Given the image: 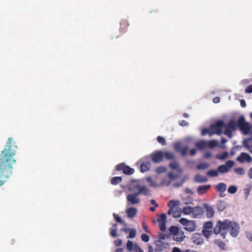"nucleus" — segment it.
Segmentation results:
<instances>
[{
    "mask_svg": "<svg viewBox=\"0 0 252 252\" xmlns=\"http://www.w3.org/2000/svg\"><path fill=\"white\" fill-rule=\"evenodd\" d=\"M191 239L196 245H200L203 242V239L202 234L200 233H194L192 236Z\"/></svg>",
    "mask_w": 252,
    "mask_h": 252,
    "instance_id": "obj_13",
    "label": "nucleus"
},
{
    "mask_svg": "<svg viewBox=\"0 0 252 252\" xmlns=\"http://www.w3.org/2000/svg\"><path fill=\"white\" fill-rule=\"evenodd\" d=\"M237 160L242 163L246 161L248 162H251L252 161V157L246 153H242L237 158Z\"/></svg>",
    "mask_w": 252,
    "mask_h": 252,
    "instance_id": "obj_11",
    "label": "nucleus"
},
{
    "mask_svg": "<svg viewBox=\"0 0 252 252\" xmlns=\"http://www.w3.org/2000/svg\"><path fill=\"white\" fill-rule=\"evenodd\" d=\"M240 104L242 107H245L246 106L245 100L244 99H241L240 100Z\"/></svg>",
    "mask_w": 252,
    "mask_h": 252,
    "instance_id": "obj_62",
    "label": "nucleus"
},
{
    "mask_svg": "<svg viewBox=\"0 0 252 252\" xmlns=\"http://www.w3.org/2000/svg\"><path fill=\"white\" fill-rule=\"evenodd\" d=\"M234 164V162L233 160L227 161L225 164L220 165L218 167L219 172L224 173L227 172L229 169L232 168Z\"/></svg>",
    "mask_w": 252,
    "mask_h": 252,
    "instance_id": "obj_7",
    "label": "nucleus"
},
{
    "mask_svg": "<svg viewBox=\"0 0 252 252\" xmlns=\"http://www.w3.org/2000/svg\"><path fill=\"white\" fill-rule=\"evenodd\" d=\"M169 166L173 170L177 169L179 167V163L176 160L172 161L169 164Z\"/></svg>",
    "mask_w": 252,
    "mask_h": 252,
    "instance_id": "obj_31",
    "label": "nucleus"
},
{
    "mask_svg": "<svg viewBox=\"0 0 252 252\" xmlns=\"http://www.w3.org/2000/svg\"><path fill=\"white\" fill-rule=\"evenodd\" d=\"M178 201L174 200H171L169 201L167 204L169 207V210L167 212L168 215H170L172 214V210L175 209V208L178 205Z\"/></svg>",
    "mask_w": 252,
    "mask_h": 252,
    "instance_id": "obj_19",
    "label": "nucleus"
},
{
    "mask_svg": "<svg viewBox=\"0 0 252 252\" xmlns=\"http://www.w3.org/2000/svg\"><path fill=\"white\" fill-rule=\"evenodd\" d=\"M210 129L207 128H203L201 131V134L202 135H205L207 134V133H209L210 134Z\"/></svg>",
    "mask_w": 252,
    "mask_h": 252,
    "instance_id": "obj_56",
    "label": "nucleus"
},
{
    "mask_svg": "<svg viewBox=\"0 0 252 252\" xmlns=\"http://www.w3.org/2000/svg\"><path fill=\"white\" fill-rule=\"evenodd\" d=\"M116 170L118 171H123L125 174L132 175L134 172L133 168L130 167L127 165H125L124 163H120L116 166Z\"/></svg>",
    "mask_w": 252,
    "mask_h": 252,
    "instance_id": "obj_6",
    "label": "nucleus"
},
{
    "mask_svg": "<svg viewBox=\"0 0 252 252\" xmlns=\"http://www.w3.org/2000/svg\"><path fill=\"white\" fill-rule=\"evenodd\" d=\"M174 148L175 151L179 152L182 149V145L180 142L176 143L174 145Z\"/></svg>",
    "mask_w": 252,
    "mask_h": 252,
    "instance_id": "obj_43",
    "label": "nucleus"
},
{
    "mask_svg": "<svg viewBox=\"0 0 252 252\" xmlns=\"http://www.w3.org/2000/svg\"><path fill=\"white\" fill-rule=\"evenodd\" d=\"M228 156V153L226 152H224L222 154L219 155L217 156V157L220 159H224L226 158Z\"/></svg>",
    "mask_w": 252,
    "mask_h": 252,
    "instance_id": "obj_47",
    "label": "nucleus"
},
{
    "mask_svg": "<svg viewBox=\"0 0 252 252\" xmlns=\"http://www.w3.org/2000/svg\"><path fill=\"white\" fill-rule=\"evenodd\" d=\"M217 145V142L215 140H212L209 143V146L211 148H213Z\"/></svg>",
    "mask_w": 252,
    "mask_h": 252,
    "instance_id": "obj_57",
    "label": "nucleus"
},
{
    "mask_svg": "<svg viewBox=\"0 0 252 252\" xmlns=\"http://www.w3.org/2000/svg\"><path fill=\"white\" fill-rule=\"evenodd\" d=\"M192 208L189 206H187L182 209V212L185 215H189L192 214Z\"/></svg>",
    "mask_w": 252,
    "mask_h": 252,
    "instance_id": "obj_28",
    "label": "nucleus"
},
{
    "mask_svg": "<svg viewBox=\"0 0 252 252\" xmlns=\"http://www.w3.org/2000/svg\"><path fill=\"white\" fill-rule=\"evenodd\" d=\"M129 26L128 22L126 19H123L120 22V31L122 33H125L127 31V27Z\"/></svg>",
    "mask_w": 252,
    "mask_h": 252,
    "instance_id": "obj_16",
    "label": "nucleus"
},
{
    "mask_svg": "<svg viewBox=\"0 0 252 252\" xmlns=\"http://www.w3.org/2000/svg\"><path fill=\"white\" fill-rule=\"evenodd\" d=\"M154 163H159L163 160V152L158 151L155 153H153L150 155Z\"/></svg>",
    "mask_w": 252,
    "mask_h": 252,
    "instance_id": "obj_8",
    "label": "nucleus"
},
{
    "mask_svg": "<svg viewBox=\"0 0 252 252\" xmlns=\"http://www.w3.org/2000/svg\"><path fill=\"white\" fill-rule=\"evenodd\" d=\"M9 137L1 151L2 155L0 158V186H1L12 174V165L16 162L13 158L16 154L17 147Z\"/></svg>",
    "mask_w": 252,
    "mask_h": 252,
    "instance_id": "obj_1",
    "label": "nucleus"
},
{
    "mask_svg": "<svg viewBox=\"0 0 252 252\" xmlns=\"http://www.w3.org/2000/svg\"><path fill=\"white\" fill-rule=\"evenodd\" d=\"M126 212L128 218H132L137 214V209L133 207L127 208Z\"/></svg>",
    "mask_w": 252,
    "mask_h": 252,
    "instance_id": "obj_17",
    "label": "nucleus"
},
{
    "mask_svg": "<svg viewBox=\"0 0 252 252\" xmlns=\"http://www.w3.org/2000/svg\"><path fill=\"white\" fill-rule=\"evenodd\" d=\"M135 188L138 189V191L136 192L138 195L143 194L145 196L150 195V190L146 186H141L139 185H137Z\"/></svg>",
    "mask_w": 252,
    "mask_h": 252,
    "instance_id": "obj_12",
    "label": "nucleus"
},
{
    "mask_svg": "<svg viewBox=\"0 0 252 252\" xmlns=\"http://www.w3.org/2000/svg\"><path fill=\"white\" fill-rule=\"evenodd\" d=\"M248 174L249 178L252 179V167H251L248 172Z\"/></svg>",
    "mask_w": 252,
    "mask_h": 252,
    "instance_id": "obj_64",
    "label": "nucleus"
},
{
    "mask_svg": "<svg viewBox=\"0 0 252 252\" xmlns=\"http://www.w3.org/2000/svg\"><path fill=\"white\" fill-rule=\"evenodd\" d=\"M159 238L162 240H164L167 236L163 233H160L159 234Z\"/></svg>",
    "mask_w": 252,
    "mask_h": 252,
    "instance_id": "obj_61",
    "label": "nucleus"
},
{
    "mask_svg": "<svg viewBox=\"0 0 252 252\" xmlns=\"http://www.w3.org/2000/svg\"><path fill=\"white\" fill-rule=\"evenodd\" d=\"M110 235L113 237H115L117 236V228H110Z\"/></svg>",
    "mask_w": 252,
    "mask_h": 252,
    "instance_id": "obj_46",
    "label": "nucleus"
},
{
    "mask_svg": "<svg viewBox=\"0 0 252 252\" xmlns=\"http://www.w3.org/2000/svg\"><path fill=\"white\" fill-rule=\"evenodd\" d=\"M204 213L203 208L200 206H196L192 208V218L199 219L200 218Z\"/></svg>",
    "mask_w": 252,
    "mask_h": 252,
    "instance_id": "obj_10",
    "label": "nucleus"
},
{
    "mask_svg": "<svg viewBox=\"0 0 252 252\" xmlns=\"http://www.w3.org/2000/svg\"><path fill=\"white\" fill-rule=\"evenodd\" d=\"M165 244L162 241L158 240L156 242L155 250L160 249L161 251H163L164 248H165Z\"/></svg>",
    "mask_w": 252,
    "mask_h": 252,
    "instance_id": "obj_25",
    "label": "nucleus"
},
{
    "mask_svg": "<svg viewBox=\"0 0 252 252\" xmlns=\"http://www.w3.org/2000/svg\"><path fill=\"white\" fill-rule=\"evenodd\" d=\"M166 215L165 213L160 214L159 218L158 219V222H166Z\"/></svg>",
    "mask_w": 252,
    "mask_h": 252,
    "instance_id": "obj_38",
    "label": "nucleus"
},
{
    "mask_svg": "<svg viewBox=\"0 0 252 252\" xmlns=\"http://www.w3.org/2000/svg\"><path fill=\"white\" fill-rule=\"evenodd\" d=\"M122 179L121 177H114L111 179V183L112 185H117L122 182Z\"/></svg>",
    "mask_w": 252,
    "mask_h": 252,
    "instance_id": "obj_34",
    "label": "nucleus"
},
{
    "mask_svg": "<svg viewBox=\"0 0 252 252\" xmlns=\"http://www.w3.org/2000/svg\"><path fill=\"white\" fill-rule=\"evenodd\" d=\"M215 244L218 245L221 250H226L225 243L221 241L220 239H216L215 240Z\"/></svg>",
    "mask_w": 252,
    "mask_h": 252,
    "instance_id": "obj_27",
    "label": "nucleus"
},
{
    "mask_svg": "<svg viewBox=\"0 0 252 252\" xmlns=\"http://www.w3.org/2000/svg\"><path fill=\"white\" fill-rule=\"evenodd\" d=\"M237 125V126L239 127L241 130L245 131V133L248 132L249 130L248 124L245 122V120L243 116L239 117Z\"/></svg>",
    "mask_w": 252,
    "mask_h": 252,
    "instance_id": "obj_9",
    "label": "nucleus"
},
{
    "mask_svg": "<svg viewBox=\"0 0 252 252\" xmlns=\"http://www.w3.org/2000/svg\"><path fill=\"white\" fill-rule=\"evenodd\" d=\"M234 171L235 172L239 175H244L245 173L244 170L242 167H238V168H234Z\"/></svg>",
    "mask_w": 252,
    "mask_h": 252,
    "instance_id": "obj_40",
    "label": "nucleus"
},
{
    "mask_svg": "<svg viewBox=\"0 0 252 252\" xmlns=\"http://www.w3.org/2000/svg\"><path fill=\"white\" fill-rule=\"evenodd\" d=\"M166 171V168L164 166H159L156 168V172L158 174H160L162 173L165 172Z\"/></svg>",
    "mask_w": 252,
    "mask_h": 252,
    "instance_id": "obj_37",
    "label": "nucleus"
},
{
    "mask_svg": "<svg viewBox=\"0 0 252 252\" xmlns=\"http://www.w3.org/2000/svg\"><path fill=\"white\" fill-rule=\"evenodd\" d=\"M225 128V130L224 131V133L227 135L228 137L231 138L232 137V130L230 129H229L227 127H224Z\"/></svg>",
    "mask_w": 252,
    "mask_h": 252,
    "instance_id": "obj_41",
    "label": "nucleus"
},
{
    "mask_svg": "<svg viewBox=\"0 0 252 252\" xmlns=\"http://www.w3.org/2000/svg\"><path fill=\"white\" fill-rule=\"evenodd\" d=\"M206 174L209 177H215L219 175V171L218 169L217 170H210L207 172Z\"/></svg>",
    "mask_w": 252,
    "mask_h": 252,
    "instance_id": "obj_30",
    "label": "nucleus"
},
{
    "mask_svg": "<svg viewBox=\"0 0 252 252\" xmlns=\"http://www.w3.org/2000/svg\"><path fill=\"white\" fill-rule=\"evenodd\" d=\"M237 190V188L235 186H231L228 189V192L231 194L235 193Z\"/></svg>",
    "mask_w": 252,
    "mask_h": 252,
    "instance_id": "obj_39",
    "label": "nucleus"
},
{
    "mask_svg": "<svg viewBox=\"0 0 252 252\" xmlns=\"http://www.w3.org/2000/svg\"><path fill=\"white\" fill-rule=\"evenodd\" d=\"M228 230L230 231V235L236 237L239 232V226L234 221L225 219L223 221L219 220L214 228V232L216 234H220L221 230Z\"/></svg>",
    "mask_w": 252,
    "mask_h": 252,
    "instance_id": "obj_2",
    "label": "nucleus"
},
{
    "mask_svg": "<svg viewBox=\"0 0 252 252\" xmlns=\"http://www.w3.org/2000/svg\"><path fill=\"white\" fill-rule=\"evenodd\" d=\"M185 238L184 232L180 230L175 235L173 236V239L177 242H182Z\"/></svg>",
    "mask_w": 252,
    "mask_h": 252,
    "instance_id": "obj_18",
    "label": "nucleus"
},
{
    "mask_svg": "<svg viewBox=\"0 0 252 252\" xmlns=\"http://www.w3.org/2000/svg\"><path fill=\"white\" fill-rule=\"evenodd\" d=\"M226 125L222 120H219L210 127V136L213 134L220 135L222 133V128L225 127Z\"/></svg>",
    "mask_w": 252,
    "mask_h": 252,
    "instance_id": "obj_3",
    "label": "nucleus"
},
{
    "mask_svg": "<svg viewBox=\"0 0 252 252\" xmlns=\"http://www.w3.org/2000/svg\"><path fill=\"white\" fill-rule=\"evenodd\" d=\"M180 230L179 228L175 226H172L169 228V231L171 234H172L173 236L175 235L177 232H178Z\"/></svg>",
    "mask_w": 252,
    "mask_h": 252,
    "instance_id": "obj_35",
    "label": "nucleus"
},
{
    "mask_svg": "<svg viewBox=\"0 0 252 252\" xmlns=\"http://www.w3.org/2000/svg\"><path fill=\"white\" fill-rule=\"evenodd\" d=\"M203 206L206 210L207 217L209 218L213 217L215 214L213 207L209 205L208 203H204Z\"/></svg>",
    "mask_w": 252,
    "mask_h": 252,
    "instance_id": "obj_14",
    "label": "nucleus"
},
{
    "mask_svg": "<svg viewBox=\"0 0 252 252\" xmlns=\"http://www.w3.org/2000/svg\"><path fill=\"white\" fill-rule=\"evenodd\" d=\"M250 139H245L243 141V144L245 147H246L248 150H250L251 147L249 145V141Z\"/></svg>",
    "mask_w": 252,
    "mask_h": 252,
    "instance_id": "obj_50",
    "label": "nucleus"
},
{
    "mask_svg": "<svg viewBox=\"0 0 252 252\" xmlns=\"http://www.w3.org/2000/svg\"><path fill=\"white\" fill-rule=\"evenodd\" d=\"M179 124L181 126H186L188 125V123L185 120H182L179 122Z\"/></svg>",
    "mask_w": 252,
    "mask_h": 252,
    "instance_id": "obj_59",
    "label": "nucleus"
},
{
    "mask_svg": "<svg viewBox=\"0 0 252 252\" xmlns=\"http://www.w3.org/2000/svg\"><path fill=\"white\" fill-rule=\"evenodd\" d=\"M136 235V230L135 228H131L129 230V235L126 237L127 238H134Z\"/></svg>",
    "mask_w": 252,
    "mask_h": 252,
    "instance_id": "obj_33",
    "label": "nucleus"
},
{
    "mask_svg": "<svg viewBox=\"0 0 252 252\" xmlns=\"http://www.w3.org/2000/svg\"><path fill=\"white\" fill-rule=\"evenodd\" d=\"M151 164L149 162L143 163L140 166V170L143 173L149 170Z\"/></svg>",
    "mask_w": 252,
    "mask_h": 252,
    "instance_id": "obj_24",
    "label": "nucleus"
},
{
    "mask_svg": "<svg viewBox=\"0 0 252 252\" xmlns=\"http://www.w3.org/2000/svg\"><path fill=\"white\" fill-rule=\"evenodd\" d=\"M113 216L115 220L118 222L123 224L125 225H127V224L125 223L124 220H122L120 217L117 216L115 213L113 214Z\"/></svg>",
    "mask_w": 252,
    "mask_h": 252,
    "instance_id": "obj_36",
    "label": "nucleus"
},
{
    "mask_svg": "<svg viewBox=\"0 0 252 252\" xmlns=\"http://www.w3.org/2000/svg\"><path fill=\"white\" fill-rule=\"evenodd\" d=\"M213 227V223L211 221H208L204 223V228L205 229H209Z\"/></svg>",
    "mask_w": 252,
    "mask_h": 252,
    "instance_id": "obj_48",
    "label": "nucleus"
},
{
    "mask_svg": "<svg viewBox=\"0 0 252 252\" xmlns=\"http://www.w3.org/2000/svg\"><path fill=\"white\" fill-rule=\"evenodd\" d=\"M135 251L136 252H144V251L140 247H139L136 244H135Z\"/></svg>",
    "mask_w": 252,
    "mask_h": 252,
    "instance_id": "obj_60",
    "label": "nucleus"
},
{
    "mask_svg": "<svg viewBox=\"0 0 252 252\" xmlns=\"http://www.w3.org/2000/svg\"><path fill=\"white\" fill-rule=\"evenodd\" d=\"M181 210L180 209H178L177 208H176L175 209L172 210L171 214H172V216L174 218H178L181 216Z\"/></svg>",
    "mask_w": 252,
    "mask_h": 252,
    "instance_id": "obj_29",
    "label": "nucleus"
},
{
    "mask_svg": "<svg viewBox=\"0 0 252 252\" xmlns=\"http://www.w3.org/2000/svg\"><path fill=\"white\" fill-rule=\"evenodd\" d=\"M195 145L196 147H197L198 148L202 149L205 146V144L203 141H200L198 143H196L195 144Z\"/></svg>",
    "mask_w": 252,
    "mask_h": 252,
    "instance_id": "obj_53",
    "label": "nucleus"
},
{
    "mask_svg": "<svg viewBox=\"0 0 252 252\" xmlns=\"http://www.w3.org/2000/svg\"><path fill=\"white\" fill-rule=\"evenodd\" d=\"M179 222L185 226L184 229L189 232L194 231L196 227V223L194 220H189L186 218H181Z\"/></svg>",
    "mask_w": 252,
    "mask_h": 252,
    "instance_id": "obj_4",
    "label": "nucleus"
},
{
    "mask_svg": "<svg viewBox=\"0 0 252 252\" xmlns=\"http://www.w3.org/2000/svg\"><path fill=\"white\" fill-rule=\"evenodd\" d=\"M133 243L132 241L128 240L126 244V248L128 251H131L133 249Z\"/></svg>",
    "mask_w": 252,
    "mask_h": 252,
    "instance_id": "obj_45",
    "label": "nucleus"
},
{
    "mask_svg": "<svg viewBox=\"0 0 252 252\" xmlns=\"http://www.w3.org/2000/svg\"><path fill=\"white\" fill-rule=\"evenodd\" d=\"M209 166V164L208 163L205 162V163H201L200 164H198L196 166V169L199 170H204L206 168H207Z\"/></svg>",
    "mask_w": 252,
    "mask_h": 252,
    "instance_id": "obj_32",
    "label": "nucleus"
},
{
    "mask_svg": "<svg viewBox=\"0 0 252 252\" xmlns=\"http://www.w3.org/2000/svg\"><path fill=\"white\" fill-rule=\"evenodd\" d=\"M157 141L162 146H164L166 144L165 139L160 136H158L157 137Z\"/></svg>",
    "mask_w": 252,
    "mask_h": 252,
    "instance_id": "obj_42",
    "label": "nucleus"
},
{
    "mask_svg": "<svg viewBox=\"0 0 252 252\" xmlns=\"http://www.w3.org/2000/svg\"><path fill=\"white\" fill-rule=\"evenodd\" d=\"M163 158H165L168 160H173L175 158V155L173 153L167 151L163 152Z\"/></svg>",
    "mask_w": 252,
    "mask_h": 252,
    "instance_id": "obj_23",
    "label": "nucleus"
},
{
    "mask_svg": "<svg viewBox=\"0 0 252 252\" xmlns=\"http://www.w3.org/2000/svg\"><path fill=\"white\" fill-rule=\"evenodd\" d=\"M159 222V227L160 230L164 232L166 230V222Z\"/></svg>",
    "mask_w": 252,
    "mask_h": 252,
    "instance_id": "obj_44",
    "label": "nucleus"
},
{
    "mask_svg": "<svg viewBox=\"0 0 252 252\" xmlns=\"http://www.w3.org/2000/svg\"><path fill=\"white\" fill-rule=\"evenodd\" d=\"M141 238L145 242H148L150 239L149 236L146 234H142L141 236Z\"/></svg>",
    "mask_w": 252,
    "mask_h": 252,
    "instance_id": "obj_49",
    "label": "nucleus"
},
{
    "mask_svg": "<svg viewBox=\"0 0 252 252\" xmlns=\"http://www.w3.org/2000/svg\"><path fill=\"white\" fill-rule=\"evenodd\" d=\"M194 181L197 183H206L208 181V179L200 174H197L194 176Z\"/></svg>",
    "mask_w": 252,
    "mask_h": 252,
    "instance_id": "obj_20",
    "label": "nucleus"
},
{
    "mask_svg": "<svg viewBox=\"0 0 252 252\" xmlns=\"http://www.w3.org/2000/svg\"><path fill=\"white\" fill-rule=\"evenodd\" d=\"M114 245L116 246V247H119L120 246H121L122 244V240L121 239H118L117 240H115L114 241Z\"/></svg>",
    "mask_w": 252,
    "mask_h": 252,
    "instance_id": "obj_52",
    "label": "nucleus"
},
{
    "mask_svg": "<svg viewBox=\"0 0 252 252\" xmlns=\"http://www.w3.org/2000/svg\"><path fill=\"white\" fill-rule=\"evenodd\" d=\"M215 189L218 192H224L226 189V185L223 183H220L215 186Z\"/></svg>",
    "mask_w": 252,
    "mask_h": 252,
    "instance_id": "obj_21",
    "label": "nucleus"
},
{
    "mask_svg": "<svg viewBox=\"0 0 252 252\" xmlns=\"http://www.w3.org/2000/svg\"><path fill=\"white\" fill-rule=\"evenodd\" d=\"M210 188V185L200 186L197 188L196 191L199 195H203L206 193Z\"/></svg>",
    "mask_w": 252,
    "mask_h": 252,
    "instance_id": "obj_15",
    "label": "nucleus"
},
{
    "mask_svg": "<svg viewBox=\"0 0 252 252\" xmlns=\"http://www.w3.org/2000/svg\"><path fill=\"white\" fill-rule=\"evenodd\" d=\"M245 92L247 93H252V85H249L246 87L245 89Z\"/></svg>",
    "mask_w": 252,
    "mask_h": 252,
    "instance_id": "obj_55",
    "label": "nucleus"
},
{
    "mask_svg": "<svg viewBox=\"0 0 252 252\" xmlns=\"http://www.w3.org/2000/svg\"><path fill=\"white\" fill-rule=\"evenodd\" d=\"M237 125L233 120L229 121L228 124L226 125V127L231 129L232 130H235L237 128Z\"/></svg>",
    "mask_w": 252,
    "mask_h": 252,
    "instance_id": "obj_22",
    "label": "nucleus"
},
{
    "mask_svg": "<svg viewBox=\"0 0 252 252\" xmlns=\"http://www.w3.org/2000/svg\"><path fill=\"white\" fill-rule=\"evenodd\" d=\"M202 233L206 238H208L211 234L210 231L204 229L202 230Z\"/></svg>",
    "mask_w": 252,
    "mask_h": 252,
    "instance_id": "obj_54",
    "label": "nucleus"
},
{
    "mask_svg": "<svg viewBox=\"0 0 252 252\" xmlns=\"http://www.w3.org/2000/svg\"><path fill=\"white\" fill-rule=\"evenodd\" d=\"M226 203L224 201H220L217 204V209L219 212L223 211L226 208Z\"/></svg>",
    "mask_w": 252,
    "mask_h": 252,
    "instance_id": "obj_26",
    "label": "nucleus"
},
{
    "mask_svg": "<svg viewBox=\"0 0 252 252\" xmlns=\"http://www.w3.org/2000/svg\"><path fill=\"white\" fill-rule=\"evenodd\" d=\"M150 202H151V203L154 205V207H158V204L156 203V201L154 199H151L150 200Z\"/></svg>",
    "mask_w": 252,
    "mask_h": 252,
    "instance_id": "obj_63",
    "label": "nucleus"
},
{
    "mask_svg": "<svg viewBox=\"0 0 252 252\" xmlns=\"http://www.w3.org/2000/svg\"><path fill=\"white\" fill-rule=\"evenodd\" d=\"M129 230H130V228H129L128 227H127L126 225H125V227L122 228L120 229L121 231H124L126 233H129Z\"/></svg>",
    "mask_w": 252,
    "mask_h": 252,
    "instance_id": "obj_58",
    "label": "nucleus"
},
{
    "mask_svg": "<svg viewBox=\"0 0 252 252\" xmlns=\"http://www.w3.org/2000/svg\"><path fill=\"white\" fill-rule=\"evenodd\" d=\"M138 196V195L136 192L128 194L126 196L127 205H133L139 204L140 202V199Z\"/></svg>",
    "mask_w": 252,
    "mask_h": 252,
    "instance_id": "obj_5",
    "label": "nucleus"
},
{
    "mask_svg": "<svg viewBox=\"0 0 252 252\" xmlns=\"http://www.w3.org/2000/svg\"><path fill=\"white\" fill-rule=\"evenodd\" d=\"M188 151V147H185L184 148H182L181 151L179 152H181V154L183 156H185L187 154Z\"/></svg>",
    "mask_w": 252,
    "mask_h": 252,
    "instance_id": "obj_51",
    "label": "nucleus"
}]
</instances>
